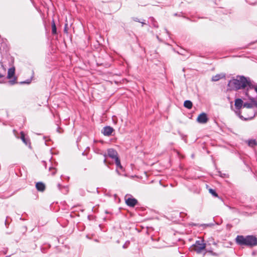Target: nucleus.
Here are the masks:
<instances>
[{"label":"nucleus","mask_w":257,"mask_h":257,"mask_svg":"<svg viewBox=\"0 0 257 257\" xmlns=\"http://www.w3.org/2000/svg\"><path fill=\"white\" fill-rule=\"evenodd\" d=\"M236 243L240 246L253 247L257 245V238L252 235L246 236L237 235L235 238Z\"/></svg>","instance_id":"1"},{"label":"nucleus","mask_w":257,"mask_h":257,"mask_svg":"<svg viewBox=\"0 0 257 257\" xmlns=\"http://www.w3.org/2000/svg\"><path fill=\"white\" fill-rule=\"evenodd\" d=\"M205 247L206 244L203 242V240H198L196 241L192 249L196 251L197 253H200Z\"/></svg>","instance_id":"2"},{"label":"nucleus","mask_w":257,"mask_h":257,"mask_svg":"<svg viewBox=\"0 0 257 257\" xmlns=\"http://www.w3.org/2000/svg\"><path fill=\"white\" fill-rule=\"evenodd\" d=\"M243 102L241 98H236L235 100L234 105L236 109L237 110L235 111V113L238 115L240 118L243 117L242 116L240 115V109L243 106Z\"/></svg>","instance_id":"3"},{"label":"nucleus","mask_w":257,"mask_h":257,"mask_svg":"<svg viewBox=\"0 0 257 257\" xmlns=\"http://www.w3.org/2000/svg\"><path fill=\"white\" fill-rule=\"evenodd\" d=\"M107 154H104L103 156L104 157H106V156H108L109 158L114 159V160L116 158H118V154L116 150L114 149L110 148L108 149L107 150Z\"/></svg>","instance_id":"4"},{"label":"nucleus","mask_w":257,"mask_h":257,"mask_svg":"<svg viewBox=\"0 0 257 257\" xmlns=\"http://www.w3.org/2000/svg\"><path fill=\"white\" fill-rule=\"evenodd\" d=\"M246 96L248 97V99L250 100L251 102H244L243 103V107L247 108H251L255 106L257 107V101L255 100L254 98L249 96L248 95Z\"/></svg>","instance_id":"5"},{"label":"nucleus","mask_w":257,"mask_h":257,"mask_svg":"<svg viewBox=\"0 0 257 257\" xmlns=\"http://www.w3.org/2000/svg\"><path fill=\"white\" fill-rule=\"evenodd\" d=\"M208 121V118L207 114L205 112H202L200 113L197 118V121L200 123H206Z\"/></svg>","instance_id":"6"},{"label":"nucleus","mask_w":257,"mask_h":257,"mask_svg":"<svg viewBox=\"0 0 257 257\" xmlns=\"http://www.w3.org/2000/svg\"><path fill=\"white\" fill-rule=\"evenodd\" d=\"M114 161H115V163L116 167L115 172L117 173V174L118 175H121V174L119 172V169L122 172H124V169H123V167L121 165L120 161L119 158H116Z\"/></svg>","instance_id":"7"},{"label":"nucleus","mask_w":257,"mask_h":257,"mask_svg":"<svg viewBox=\"0 0 257 257\" xmlns=\"http://www.w3.org/2000/svg\"><path fill=\"white\" fill-rule=\"evenodd\" d=\"M126 204L130 207H134L137 203L138 200L134 198H128L125 199Z\"/></svg>","instance_id":"8"},{"label":"nucleus","mask_w":257,"mask_h":257,"mask_svg":"<svg viewBox=\"0 0 257 257\" xmlns=\"http://www.w3.org/2000/svg\"><path fill=\"white\" fill-rule=\"evenodd\" d=\"M113 128L110 126H106L103 127L102 133L104 136H110L112 132Z\"/></svg>","instance_id":"9"},{"label":"nucleus","mask_w":257,"mask_h":257,"mask_svg":"<svg viewBox=\"0 0 257 257\" xmlns=\"http://www.w3.org/2000/svg\"><path fill=\"white\" fill-rule=\"evenodd\" d=\"M36 188L38 191L43 192L45 191L46 187L44 183L41 182H39L36 184Z\"/></svg>","instance_id":"10"},{"label":"nucleus","mask_w":257,"mask_h":257,"mask_svg":"<svg viewBox=\"0 0 257 257\" xmlns=\"http://www.w3.org/2000/svg\"><path fill=\"white\" fill-rule=\"evenodd\" d=\"M223 77H225V75L222 74H218L215 75V76H213L212 77V81H217L223 78Z\"/></svg>","instance_id":"11"},{"label":"nucleus","mask_w":257,"mask_h":257,"mask_svg":"<svg viewBox=\"0 0 257 257\" xmlns=\"http://www.w3.org/2000/svg\"><path fill=\"white\" fill-rule=\"evenodd\" d=\"M15 70V69L14 68H10L9 69L7 75L8 79H10L14 75Z\"/></svg>","instance_id":"12"},{"label":"nucleus","mask_w":257,"mask_h":257,"mask_svg":"<svg viewBox=\"0 0 257 257\" xmlns=\"http://www.w3.org/2000/svg\"><path fill=\"white\" fill-rule=\"evenodd\" d=\"M149 22L154 27L158 28V24L153 17H150L149 19Z\"/></svg>","instance_id":"13"},{"label":"nucleus","mask_w":257,"mask_h":257,"mask_svg":"<svg viewBox=\"0 0 257 257\" xmlns=\"http://www.w3.org/2000/svg\"><path fill=\"white\" fill-rule=\"evenodd\" d=\"M192 105V102L190 100H186L184 102V106L188 109H191Z\"/></svg>","instance_id":"14"},{"label":"nucleus","mask_w":257,"mask_h":257,"mask_svg":"<svg viewBox=\"0 0 257 257\" xmlns=\"http://www.w3.org/2000/svg\"><path fill=\"white\" fill-rule=\"evenodd\" d=\"M21 138L22 141L26 144L27 145L29 143V141L27 140L25 137V134L23 132H21Z\"/></svg>","instance_id":"15"},{"label":"nucleus","mask_w":257,"mask_h":257,"mask_svg":"<svg viewBox=\"0 0 257 257\" xmlns=\"http://www.w3.org/2000/svg\"><path fill=\"white\" fill-rule=\"evenodd\" d=\"M257 145V142L255 140H249L248 141V145L250 147H253Z\"/></svg>","instance_id":"16"},{"label":"nucleus","mask_w":257,"mask_h":257,"mask_svg":"<svg viewBox=\"0 0 257 257\" xmlns=\"http://www.w3.org/2000/svg\"><path fill=\"white\" fill-rule=\"evenodd\" d=\"M52 33L53 34H57L56 26L55 25L54 20L52 21Z\"/></svg>","instance_id":"17"},{"label":"nucleus","mask_w":257,"mask_h":257,"mask_svg":"<svg viewBox=\"0 0 257 257\" xmlns=\"http://www.w3.org/2000/svg\"><path fill=\"white\" fill-rule=\"evenodd\" d=\"M209 193H210L212 195V196H213L214 197H217L218 196V194L216 192L215 190L212 189H210L209 190Z\"/></svg>","instance_id":"18"},{"label":"nucleus","mask_w":257,"mask_h":257,"mask_svg":"<svg viewBox=\"0 0 257 257\" xmlns=\"http://www.w3.org/2000/svg\"><path fill=\"white\" fill-rule=\"evenodd\" d=\"M130 241H126L125 243L123 245L122 247L123 248H126L127 247L128 245L130 244Z\"/></svg>","instance_id":"19"},{"label":"nucleus","mask_w":257,"mask_h":257,"mask_svg":"<svg viewBox=\"0 0 257 257\" xmlns=\"http://www.w3.org/2000/svg\"><path fill=\"white\" fill-rule=\"evenodd\" d=\"M9 83L11 85H14V84H15L16 83V78L15 77L13 80H10L9 81Z\"/></svg>","instance_id":"20"},{"label":"nucleus","mask_w":257,"mask_h":257,"mask_svg":"<svg viewBox=\"0 0 257 257\" xmlns=\"http://www.w3.org/2000/svg\"><path fill=\"white\" fill-rule=\"evenodd\" d=\"M67 27V24H66L65 26L64 29V32L66 33L68 32Z\"/></svg>","instance_id":"21"},{"label":"nucleus","mask_w":257,"mask_h":257,"mask_svg":"<svg viewBox=\"0 0 257 257\" xmlns=\"http://www.w3.org/2000/svg\"><path fill=\"white\" fill-rule=\"evenodd\" d=\"M133 19L135 22H140V21L139 20V19L138 18H133Z\"/></svg>","instance_id":"22"},{"label":"nucleus","mask_w":257,"mask_h":257,"mask_svg":"<svg viewBox=\"0 0 257 257\" xmlns=\"http://www.w3.org/2000/svg\"><path fill=\"white\" fill-rule=\"evenodd\" d=\"M5 78V75L0 73V79H2V78ZM1 82H2V81H0V83H1Z\"/></svg>","instance_id":"23"},{"label":"nucleus","mask_w":257,"mask_h":257,"mask_svg":"<svg viewBox=\"0 0 257 257\" xmlns=\"http://www.w3.org/2000/svg\"><path fill=\"white\" fill-rule=\"evenodd\" d=\"M57 132L59 133H61L62 132L60 131V127L59 126H58L57 128Z\"/></svg>","instance_id":"24"},{"label":"nucleus","mask_w":257,"mask_h":257,"mask_svg":"<svg viewBox=\"0 0 257 257\" xmlns=\"http://www.w3.org/2000/svg\"><path fill=\"white\" fill-rule=\"evenodd\" d=\"M30 83L29 81H28L27 82L24 81V82H21V83Z\"/></svg>","instance_id":"25"},{"label":"nucleus","mask_w":257,"mask_h":257,"mask_svg":"<svg viewBox=\"0 0 257 257\" xmlns=\"http://www.w3.org/2000/svg\"><path fill=\"white\" fill-rule=\"evenodd\" d=\"M104 158H104V159L103 160V163L105 164L106 163V157H104Z\"/></svg>","instance_id":"26"},{"label":"nucleus","mask_w":257,"mask_h":257,"mask_svg":"<svg viewBox=\"0 0 257 257\" xmlns=\"http://www.w3.org/2000/svg\"><path fill=\"white\" fill-rule=\"evenodd\" d=\"M140 23H142V26H143L145 24H146V23L144 22H143V21H140Z\"/></svg>","instance_id":"27"},{"label":"nucleus","mask_w":257,"mask_h":257,"mask_svg":"<svg viewBox=\"0 0 257 257\" xmlns=\"http://www.w3.org/2000/svg\"><path fill=\"white\" fill-rule=\"evenodd\" d=\"M209 251L210 252L212 253V254H213L214 255H216V253H214L212 251Z\"/></svg>","instance_id":"28"},{"label":"nucleus","mask_w":257,"mask_h":257,"mask_svg":"<svg viewBox=\"0 0 257 257\" xmlns=\"http://www.w3.org/2000/svg\"><path fill=\"white\" fill-rule=\"evenodd\" d=\"M51 170H55V169L53 167H50L49 168V170L51 171Z\"/></svg>","instance_id":"29"},{"label":"nucleus","mask_w":257,"mask_h":257,"mask_svg":"<svg viewBox=\"0 0 257 257\" xmlns=\"http://www.w3.org/2000/svg\"><path fill=\"white\" fill-rule=\"evenodd\" d=\"M255 254V252H254V251H253V252H252V254L253 255H254Z\"/></svg>","instance_id":"30"},{"label":"nucleus","mask_w":257,"mask_h":257,"mask_svg":"<svg viewBox=\"0 0 257 257\" xmlns=\"http://www.w3.org/2000/svg\"><path fill=\"white\" fill-rule=\"evenodd\" d=\"M52 174L53 175H54V174H55V171H53V172H52Z\"/></svg>","instance_id":"31"},{"label":"nucleus","mask_w":257,"mask_h":257,"mask_svg":"<svg viewBox=\"0 0 257 257\" xmlns=\"http://www.w3.org/2000/svg\"><path fill=\"white\" fill-rule=\"evenodd\" d=\"M58 187L60 188V184H59L58 185Z\"/></svg>","instance_id":"32"},{"label":"nucleus","mask_w":257,"mask_h":257,"mask_svg":"<svg viewBox=\"0 0 257 257\" xmlns=\"http://www.w3.org/2000/svg\"><path fill=\"white\" fill-rule=\"evenodd\" d=\"M213 244H215V245L216 244V243L214 241L213 242Z\"/></svg>","instance_id":"33"},{"label":"nucleus","mask_w":257,"mask_h":257,"mask_svg":"<svg viewBox=\"0 0 257 257\" xmlns=\"http://www.w3.org/2000/svg\"><path fill=\"white\" fill-rule=\"evenodd\" d=\"M5 257H10V255L6 256Z\"/></svg>","instance_id":"34"}]
</instances>
